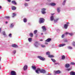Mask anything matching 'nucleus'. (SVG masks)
I'll return each mask as SVG.
<instances>
[{
    "label": "nucleus",
    "instance_id": "obj_1",
    "mask_svg": "<svg viewBox=\"0 0 75 75\" xmlns=\"http://www.w3.org/2000/svg\"><path fill=\"white\" fill-rule=\"evenodd\" d=\"M39 71L40 72V73H42L43 74H45V73H46V71L44 69H41L40 68H38L37 69L35 70L36 73L38 74H40Z\"/></svg>",
    "mask_w": 75,
    "mask_h": 75
},
{
    "label": "nucleus",
    "instance_id": "obj_2",
    "mask_svg": "<svg viewBox=\"0 0 75 75\" xmlns=\"http://www.w3.org/2000/svg\"><path fill=\"white\" fill-rule=\"evenodd\" d=\"M45 19L43 18H40L39 19V23L40 24H41L44 23Z\"/></svg>",
    "mask_w": 75,
    "mask_h": 75
},
{
    "label": "nucleus",
    "instance_id": "obj_3",
    "mask_svg": "<svg viewBox=\"0 0 75 75\" xmlns=\"http://www.w3.org/2000/svg\"><path fill=\"white\" fill-rule=\"evenodd\" d=\"M46 9L45 8H42V14H45V10Z\"/></svg>",
    "mask_w": 75,
    "mask_h": 75
},
{
    "label": "nucleus",
    "instance_id": "obj_4",
    "mask_svg": "<svg viewBox=\"0 0 75 75\" xmlns=\"http://www.w3.org/2000/svg\"><path fill=\"white\" fill-rule=\"evenodd\" d=\"M38 58H39L40 60H42V61H44L45 60V58L42 57L41 56H38Z\"/></svg>",
    "mask_w": 75,
    "mask_h": 75
},
{
    "label": "nucleus",
    "instance_id": "obj_5",
    "mask_svg": "<svg viewBox=\"0 0 75 75\" xmlns=\"http://www.w3.org/2000/svg\"><path fill=\"white\" fill-rule=\"evenodd\" d=\"M11 74V75H16V72L14 71H12Z\"/></svg>",
    "mask_w": 75,
    "mask_h": 75
},
{
    "label": "nucleus",
    "instance_id": "obj_6",
    "mask_svg": "<svg viewBox=\"0 0 75 75\" xmlns=\"http://www.w3.org/2000/svg\"><path fill=\"white\" fill-rule=\"evenodd\" d=\"M61 71L60 70H58L56 71L55 72V73L56 74H61Z\"/></svg>",
    "mask_w": 75,
    "mask_h": 75
},
{
    "label": "nucleus",
    "instance_id": "obj_7",
    "mask_svg": "<svg viewBox=\"0 0 75 75\" xmlns=\"http://www.w3.org/2000/svg\"><path fill=\"white\" fill-rule=\"evenodd\" d=\"M66 45V44H62L60 45H58V47H64V46H65V45Z\"/></svg>",
    "mask_w": 75,
    "mask_h": 75
},
{
    "label": "nucleus",
    "instance_id": "obj_8",
    "mask_svg": "<svg viewBox=\"0 0 75 75\" xmlns=\"http://www.w3.org/2000/svg\"><path fill=\"white\" fill-rule=\"evenodd\" d=\"M42 29H43V31H46V30H47L46 28H45V27L44 26H42Z\"/></svg>",
    "mask_w": 75,
    "mask_h": 75
},
{
    "label": "nucleus",
    "instance_id": "obj_9",
    "mask_svg": "<svg viewBox=\"0 0 75 75\" xmlns=\"http://www.w3.org/2000/svg\"><path fill=\"white\" fill-rule=\"evenodd\" d=\"M11 3H12V4H14L15 5H17V2H16L15 1H12Z\"/></svg>",
    "mask_w": 75,
    "mask_h": 75
},
{
    "label": "nucleus",
    "instance_id": "obj_10",
    "mask_svg": "<svg viewBox=\"0 0 75 75\" xmlns=\"http://www.w3.org/2000/svg\"><path fill=\"white\" fill-rule=\"evenodd\" d=\"M27 67H28L26 65H25L23 67V70H24V71L27 70Z\"/></svg>",
    "mask_w": 75,
    "mask_h": 75
},
{
    "label": "nucleus",
    "instance_id": "obj_11",
    "mask_svg": "<svg viewBox=\"0 0 75 75\" xmlns=\"http://www.w3.org/2000/svg\"><path fill=\"white\" fill-rule=\"evenodd\" d=\"M70 75H75V72L73 71H71L70 73Z\"/></svg>",
    "mask_w": 75,
    "mask_h": 75
},
{
    "label": "nucleus",
    "instance_id": "obj_12",
    "mask_svg": "<svg viewBox=\"0 0 75 75\" xmlns=\"http://www.w3.org/2000/svg\"><path fill=\"white\" fill-rule=\"evenodd\" d=\"M12 47H14V48H17L18 46L16 44H13L12 45Z\"/></svg>",
    "mask_w": 75,
    "mask_h": 75
},
{
    "label": "nucleus",
    "instance_id": "obj_13",
    "mask_svg": "<svg viewBox=\"0 0 75 75\" xmlns=\"http://www.w3.org/2000/svg\"><path fill=\"white\" fill-rule=\"evenodd\" d=\"M70 66V65L69 64H67L65 65V67H66V68H69Z\"/></svg>",
    "mask_w": 75,
    "mask_h": 75
},
{
    "label": "nucleus",
    "instance_id": "obj_14",
    "mask_svg": "<svg viewBox=\"0 0 75 75\" xmlns=\"http://www.w3.org/2000/svg\"><path fill=\"white\" fill-rule=\"evenodd\" d=\"M68 27V25L67 24H65L64 25V28L65 29H67Z\"/></svg>",
    "mask_w": 75,
    "mask_h": 75
},
{
    "label": "nucleus",
    "instance_id": "obj_15",
    "mask_svg": "<svg viewBox=\"0 0 75 75\" xmlns=\"http://www.w3.org/2000/svg\"><path fill=\"white\" fill-rule=\"evenodd\" d=\"M12 9L13 10H16V6H13L12 7Z\"/></svg>",
    "mask_w": 75,
    "mask_h": 75
},
{
    "label": "nucleus",
    "instance_id": "obj_16",
    "mask_svg": "<svg viewBox=\"0 0 75 75\" xmlns=\"http://www.w3.org/2000/svg\"><path fill=\"white\" fill-rule=\"evenodd\" d=\"M51 40V38H48L45 41L46 42H50V41Z\"/></svg>",
    "mask_w": 75,
    "mask_h": 75
},
{
    "label": "nucleus",
    "instance_id": "obj_17",
    "mask_svg": "<svg viewBox=\"0 0 75 75\" xmlns=\"http://www.w3.org/2000/svg\"><path fill=\"white\" fill-rule=\"evenodd\" d=\"M35 47H38V42H36L35 43Z\"/></svg>",
    "mask_w": 75,
    "mask_h": 75
},
{
    "label": "nucleus",
    "instance_id": "obj_18",
    "mask_svg": "<svg viewBox=\"0 0 75 75\" xmlns=\"http://www.w3.org/2000/svg\"><path fill=\"white\" fill-rule=\"evenodd\" d=\"M54 16H51L50 17L51 21H53V20H54Z\"/></svg>",
    "mask_w": 75,
    "mask_h": 75
},
{
    "label": "nucleus",
    "instance_id": "obj_19",
    "mask_svg": "<svg viewBox=\"0 0 75 75\" xmlns=\"http://www.w3.org/2000/svg\"><path fill=\"white\" fill-rule=\"evenodd\" d=\"M56 5V4H55V3H51L50 4V5H51V6H55Z\"/></svg>",
    "mask_w": 75,
    "mask_h": 75
},
{
    "label": "nucleus",
    "instance_id": "obj_20",
    "mask_svg": "<svg viewBox=\"0 0 75 75\" xmlns=\"http://www.w3.org/2000/svg\"><path fill=\"white\" fill-rule=\"evenodd\" d=\"M60 8H57V12L58 13H59V12H60Z\"/></svg>",
    "mask_w": 75,
    "mask_h": 75
},
{
    "label": "nucleus",
    "instance_id": "obj_21",
    "mask_svg": "<svg viewBox=\"0 0 75 75\" xmlns=\"http://www.w3.org/2000/svg\"><path fill=\"white\" fill-rule=\"evenodd\" d=\"M13 27H14V24H13V23H11L10 25V28H13Z\"/></svg>",
    "mask_w": 75,
    "mask_h": 75
},
{
    "label": "nucleus",
    "instance_id": "obj_22",
    "mask_svg": "<svg viewBox=\"0 0 75 75\" xmlns=\"http://www.w3.org/2000/svg\"><path fill=\"white\" fill-rule=\"evenodd\" d=\"M48 57L49 58H53V57H54V56L53 55H49L48 56Z\"/></svg>",
    "mask_w": 75,
    "mask_h": 75
},
{
    "label": "nucleus",
    "instance_id": "obj_23",
    "mask_svg": "<svg viewBox=\"0 0 75 75\" xmlns=\"http://www.w3.org/2000/svg\"><path fill=\"white\" fill-rule=\"evenodd\" d=\"M62 59H65V56L64 55H63L62 56Z\"/></svg>",
    "mask_w": 75,
    "mask_h": 75
},
{
    "label": "nucleus",
    "instance_id": "obj_24",
    "mask_svg": "<svg viewBox=\"0 0 75 75\" xmlns=\"http://www.w3.org/2000/svg\"><path fill=\"white\" fill-rule=\"evenodd\" d=\"M29 35L31 37H33V34L32 33H30L29 34Z\"/></svg>",
    "mask_w": 75,
    "mask_h": 75
},
{
    "label": "nucleus",
    "instance_id": "obj_25",
    "mask_svg": "<svg viewBox=\"0 0 75 75\" xmlns=\"http://www.w3.org/2000/svg\"><path fill=\"white\" fill-rule=\"evenodd\" d=\"M32 68L33 69H34V70H35V69H36V67L34 66H32Z\"/></svg>",
    "mask_w": 75,
    "mask_h": 75
},
{
    "label": "nucleus",
    "instance_id": "obj_26",
    "mask_svg": "<svg viewBox=\"0 0 75 75\" xmlns=\"http://www.w3.org/2000/svg\"><path fill=\"white\" fill-rule=\"evenodd\" d=\"M23 21L24 23H26V22H27V19L26 18H24L23 19Z\"/></svg>",
    "mask_w": 75,
    "mask_h": 75
},
{
    "label": "nucleus",
    "instance_id": "obj_27",
    "mask_svg": "<svg viewBox=\"0 0 75 75\" xmlns=\"http://www.w3.org/2000/svg\"><path fill=\"white\" fill-rule=\"evenodd\" d=\"M46 54L48 55H50V52H47L46 53Z\"/></svg>",
    "mask_w": 75,
    "mask_h": 75
},
{
    "label": "nucleus",
    "instance_id": "obj_28",
    "mask_svg": "<svg viewBox=\"0 0 75 75\" xmlns=\"http://www.w3.org/2000/svg\"><path fill=\"white\" fill-rule=\"evenodd\" d=\"M37 30H35L34 31V34H36L37 33Z\"/></svg>",
    "mask_w": 75,
    "mask_h": 75
},
{
    "label": "nucleus",
    "instance_id": "obj_29",
    "mask_svg": "<svg viewBox=\"0 0 75 75\" xmlns=\"http://www.w3.org/2000/svg\"><path fill=\"white\" fill-rule=\"evenodd\" d=\"M51 60H52V61H53V62H55V60L53 59H51Z\"/></svg>",
    "mask_w": 75,
    "mask_h": 75
},
{
    "label": "nucleus",
    "instance_id": "obj_30",
    "mask_svg": "<svg viewBox=\"0 0 75 75\" xmlns=\"http://www.w3.org/2000/svg\"><path fill=\"white\" fill-rule=\"evenodd\" d=\"M68 49L71 50V49H72V47H71L70 46H69L68 47Z\"/></svg>",
    "mask_w": 75,
    "mask_h": 75
},
{
    "label": "nucleus",
    "instance_id": "obj_31",
    "mask_svg": "<svg viewBox=\"0 0 75 75\" xmlns=\"http://www.w3.org/2000/svg\"><path fill=\"white\" fill-rule=\"evenodd\" d=\"M28 40L30 42H31V40H32V39L31 38H29Z\"/></svg>",
    "mask_w": 75,
    "mask_h": 75
},
{
    "label": "nucleus",
    "instance_id": "obj_32",
    "mask_svg": "<svg viewBox=\"0 0 75 75\" xmlns=\"http://www.w3.org/2000/svg\"><path fill=\"white\" fill-rule=\"evenodd\" d=\"M5 18H6V19H9V18H10V17H9V16H6V17H5Z\"/></svg>",
    "mask_w": 75,
    "mask_h": 75
},
{
    "label": "nucleus",
    "instance_id": "obj_33",
    "mask_svg": "<svg viewBox=\"0 0 75 75\" xmlns=\"http://www.w3.org/2000/svg\"><path fill=\"white\" fill-rule=\"evenodd\" d=\"M69 35H70V36H72L73 35H74V34L72 33H69Z\"/></svg>",
    "mask_w": 75,
    "mask_h": 75
},
{
    "label": "nucleus",
    "instance_id": "obj_34",
    "mask_svg": "<svg viewBox=\"0 0 75 75\" xmlns=\"http://www.w3.org/2000/svg\"><path fill=\"white\" fill-rule=\"evenodd\" d=\"M41 46L43 48H44V47H45V45H41Z\"/></svg>",
    "mask_w": 75,
    "mask_h": 75
},
{
    "label": "nucleus",
    "instance_id": "obj_35",
    "mask_svg": "<svg viewBox=\"0 0 75 75\" xmlns=\"http://www.w3.org/2000/svg\"><path fill=\"white\" fill-rule=\"evenodd\" d=\"M70 64L71 65H75V63H74V62H71L70 63Z\"/></svg>",
    "mask_w": 75,
    "mask_h": 75
},
{
    "label": "nucleus",
    "instance_id": "obj_36",
    "mask_svg": "<svg viewBox=\"0 0 75 75\" xmlns=\"http://www.w3.org/2000/svg\"><path fill=\"white\" fill-rule=\"evenodd\" d=\"M58 20H59V19L57 18L55 20H54V22H57V21Z\"/></svg>",
    "mask_w": 75,
    "mask_h": 75
},
{
    "label": "nucleus",
    "instance_id": "obj_37",
    "mask_svg": "<svg viewBox=\"0 0 75 75\" xmlns=\"http://www.w3.org/2000/svg\"><path fill=\"white\" fill-rule=\"evenodd\" d=\"M24 5L25 6H28V4L27 3H25L24 4Z\"/></svg>",
    "mask_w": 75,
    "mask_h": 75
},
{
    "label": "nucleus",
    "instance_id": "obj_38",
    "mask_svg": "<svg viewBox=\"0 0 75 75\" xmlns=\"http://www.w3.org/2000/svg\"><path fill=\"white\" fill-rule=\"evenodd\" d=\"M13 17H14V16H16V14L15 13H13Z\"/></svg>",
    "mask_w": 75,
    "mask_h": 75
},
{
    "label": "nucleus",
    "instance_id": "obj_39",
    "mask_svg": "<svg viewBox=\"0 0 75 75\" xmlns=\"http://www.w3.org/2000/svg\"><path fill=\"white\" fill-rule=\"evenodd\" d=\"M13 53L14 54H15L16 53V50H14L13 52Z\"/></svg>",
    "mask_w": 75,
    "mask_h": 75
},
{
    "label": "nucleus",
    "instance_id": "obj_40",
    "mask_svg": "<svg viewBox=\"0 0 75 75\" xmlns=\"http://www.w3.org/2000/svg\"><path fill=\"white\" fill-rule=\"evenodd\" d=\"M11 33H10L9 35V37H11Z\"/></svg>",
    "mask_w": 75,
    "mask_h": 75
},
{
    "label": "nucleus",
    "instance_id": "obj_41",
    "mask_svg": "<svg viewBox=\"0 0 75 75\" xmlns=\"http://www.w3.org/2000/svg\"><path fill=\"white\" fill-rule=\"evenodd\" d=\"M71 69H67V70L68 71H71Z\"/></svg>",
    "mask_w": 75,
    "mask_h": 75
},
{
    "label": "nucleus",
    "instance_id": "obj_42",
    "mask_svg": "<svg viewBox=\"0 0 75 75\" xmlns=\"http://www.w3.org/2000/svg\"><path fill=\"white\" fill-rule=\"evenodd\" d=\"M73 45L74 46H75V42H73Z\"/></svg>",
    "mask_w": 75,
    "mask_h": 75
},
{
    "label": "nucleus",
    "instance_id": "obj_43",
    "mask_svg": "<svg viewBox=\"0 0 75 75\" xmlns=\"http://www.w3.org/2000/svg\"><path fill=\"white\" fill-rule=\"evenodd\" d=\"M64 37H65V35H62V38H64Z\"/></svg>",
    "mask_w": 75,
    "mask_h": 75
},
{
    "label": "nucleus",
    "instance_id": "obj_44",
    "mask_svg": "<svg viewBox=\"0 0 75 75\" xmlns=\"http://www.w3.org/2000/svg\"><path fill=\"white\" fill-rule=\"evenodd\" d=\"M69 33L68 32H66L65 33V34H66V35H67V34H69Z\"/></svg>",
    "mask_w": 75,
    "mask_h": 75
},
{
    "label": "nucleus",
    "instance_id": "obj_45",
    "mask_svg": "<svg viewBox=\"0 0 75 75\" xmlns=\"http://www.w3.org/2000/svg\"><path fill=\"white\" fill-rule=\"evenodd\" d=\"M3 35H6V33H5V32H4L3 33Z\"/></svg>",
    "mask_w": 75,
    "mask_h": 75
},
{
    "label": "nucleus",
    "instance_id": "obj_46",
    "mask_svg": "<svg viewBox=\"0 0 75 75\" xmlns=\"http://www.w3.org/2000/svg\"><path fill=\"white\" fill-rule=\"evenodd\" d=\"M57 64H59L58 63H54V65H57Z\"/></svg>",
    "mask_w": 75,
    "mask_h": 75
},
{
    "label": "nucleus",
    "instance_id": "obj_47",
    "mask_svg": "<svg viewBox=\"0 0 75 75\" xmlns=\"http://www.w3.org/2000/svg\"><path fill=\"white\" fill-rule=\"evenodd\" d=\"M64 41L65 42H68V41H67V40H65Z\"/></svg>",
    "mask_w": 75,
    "mask_h": 75
},
{
    "label": "nucleus",
    "instance_id": "obj_48",
    "mask_svg": "<svg viewBox=\"0 0 75 75\" xmlns=\"http://www.w3.org/2000/svg\"><path fill=\"white\" fill-rule=\"evenodd\" d=\"M8 2H11V0H7Z\"/></svg>",
    "mask_w": 75,
    "mask_h": 75
},
{
    "label": "nucleus",
    "instance_id": "obj_49",
    "mask_svg": "<svg viewBox=\"0 0 75 75\" xmlns=\"http://www.w3.org/2000/svg\"><path fill=\"white\" fill-rule=\"evenodd\" d=\"M25 1H29L30 0H25Z\"/></svg>",
    "mask_w": 75,
    "mask_h": 75
},
{
    "label": "nucleus",
    "instance_id": "obj_50",
    "mask_svg": "<svg viewBox=\"0 0 75 75\" xmlns=\"http://www.w3.org/2000/svg\"><path fill=\"white\" fill-rule=\"evenodd\" d=\"M67 0H64V3H65V2H66V1Z\"/></svg>",
    "mask_w": 75,
    "mask_h": 75
},
{
    "label": "nucleus",
    "instance_id": "obj_51",
    "mask_svg": "<svg viewBox=\"0 0 75 75\" xmlns=\"http://www.w3.org/2000/svg\"><path fill=\"white\" fill-rule=\"evenodd\" d=\"M65 2H63V5H65Z\"/></svg>",
    "mask_w": 75,
    "mask_h": 75
},
{
    "label": "nucleus",
    "instance_id": "obj_52",
    "mask_svg": "<svg viewBox=\"0 0 75 75\" xmlns=\"http://www.w3.org/2000/svg\"><path fill=\"white\" fill-rule=\"evenodd\" d=\"M66 24H69V22H68L66 23Z\"/></svg>",
    "mask_w": 75,
    "mask_h": 75
},
{
    "label": "nucleus",
    "instance_id": "obj_53",
    "mask_svg": "<svg viewBox=\"0 0 75 75\" xmlns=\"http://www.w3.org/2000/svg\"><path fill=\"white\" fill-rule=\"evenodd\" d=\"M1 28H0V33L1 32Z\"/></svg>",
    "mask_w": 75,
    "mask_h": 75
},
{
    "label": "nucleus",
    "instance_id": "obj_54",
    "mask_svg": "<svg viewBox=\"0 0 75 75\" xmlns=\"http://www.w3.org/2000/svg\"><path fill=\"white\" fill-rule=\"evenodd\" d=\"M1 8H2V7H1V6H0V9Z\"/></svg>",
    "mask_w": 75,
    "mask_h": 75
},
{
    "label": "nucleus",
    "instance_id": "obj_55",
    "mask_svg": "<svg viewBox=\"0 0 75 75\" xmlns=\"http://www.w3.org/2000/svg\"><path fill=\"white\" fill-rule=\"evenodd\" d=\"M45 44L47 45V44H48V43L45 42Z\"/></svg>",
    "mask_w": 75,
    "mask_h": 75
},
{
    "label": "nucleus",
    "instance_id": "obj_56",
    "mask_svg": "<svg viewBox=\"0 0 75 75\" xmlns=\"http://www.w3.org/2000/svg\"><path fill=\"white\" fill-rule=\"evenodd\" d=\"M7 23H8V22H6V24H7Z\"/></svg>",
    "mask_w": 75,
    "mask_h": 75
},
{
    "label": "nucleus",
    "instance_id": "obj_57",
    "mask_svg": "<svg viewBox=\"0 0 75 75\" xmlns=\"http://www.w3.org/2000/svg\"><path fill=\"white\" fill-rule=\"evenodd\" d=\"M40 41H42V40H40Z\"/></svg>",
    "mask_w": 75,
    "mask_h": 75
},
{
    "label": "nucleus",
    "instance_id": "obj_58",
    "mask_svg": "<svg viewBox=\"0 0 75 75\" xmlns=\"http://www.w3.org/2000/svg\"><path fill=\"white\" fill-rule=\"evenodd\" d=\"M1 66H0V69H1Z\"/></svg>",
    "mask_w": 75,
    "mask_h": 75
},
{
    "label": "nucleus",
    "instance_id": "obj_59",
    "mask_svg": "<svg viewBox=\"0 0 75 75\" xmlns=\"http://www.w3.org/2000/svg\"><path fill=\"white\" fill-rule=\"evenodd\" d=\"M41 35H42V34H43V33H41Z\"/></svg>",
    "mask_w": 75,
    "mask_h": 75
},
{
    "label": "nucleus",
    "instance_id": "obj_60",
    "mask_svg": "<svg viewBox=\"0 0 75 75\" xmlns=\"http://www.w3.org/2000/svg\"><path fill=\"white\" fill-rule=\"evenodd\" d=\"M52 15H54V14H52Z\"/></svg>",
    "mask_w": 75,
    "mask_h": 75
},
{
    "label": "nucleus",
    "instance_id": "obj_61",
    "mask_svg": "<svg viewBox=\"0 0 75 75\" xmlns=\"http://www.w3.org/2000/svg\"><path fill=\"white\" fill-rule=\"evenodd\" d=\"M48 75H51V74H49Z\"/></svg>",
    "mask_w": 75,
    "mask_h": 75
}]
</instances>
